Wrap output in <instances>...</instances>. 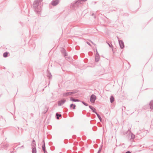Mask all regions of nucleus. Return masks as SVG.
Segmentation results:
<instances>
[{"instance_id":"nucleus-1","label":"nucleus","mask_w":153,"mask_h":153,"mask_svg":"<svg viewBox=\"0 0 153 153\" xmlns=\"http://www.w3.org/2000/svg\"><path fill=\"white\" fill-rule=\"evenodd\" d=\"M87 0H76L71 4L70 7L72 10H75L79 7L80 4H82V2H85Z\"/></svg>"},{"instance_id":"nucleus-2","label":"nucleus","mask_w":153,"mask_h":153,"mask_svg":"<svg viewBox=\"0 0 153 153\" xmlns=\"http://www.w3.org/2000/svg\"><path fill=\"white\" fill-rule=\"evenodd\" d=\"M42 1V0H35L33 3V7L34 11L38 14L41 11L40 4Z\"/></svg>"},{"instance_id":"nucleus-3","label":"nucleus","mask_w":153,"mask_h":153,"mask_svg":"<svg viewBox=\"0 0 153 153\" xmlns=\"http://www.w3.org/2000/svg\"><path fill=\"white\" fill-rule=\"evenodd\" d=\"M77 92L76 90H73L72 91H70L64 93L63 94V96L64 97H66L68 96L72 95L76 93Z\"/></svg>"},{"instance_id":"nucleus-4","label":"nucleus","mask_w":153,"mask_h":153,"mask_svg":"<svg viewBox=\"0 0 153 153\" xmlns=\"http://www.w3.org/2000/svg\"><path fill=\"white\" fill-rule=\"evenodd\" d=\"M32 153H36V145L35 140L33 139L31 144Z\"/></svg>"},{"instance_id":"nucleus-5","label":"nucleus","mask_w":153,"mask_h":153,"mask_svg":"<svg viewBox=\"0 0 153 153\" xmlns=\"http://www.w3.org/2000/svg\"><path fill=\"white\" fill-rule=\"evenodd\" d=\"M61 52L66 60H67V59H68L69 60L71 59V57H66V56H68V54L65 48H62V49L61 50Z\"/></svg>"},{"instance_id":"nucleus-6","label":"nucleus","mask_w":153,"mask_h":153,"mask_svg":"<svg viewBox=\"0 0 153 153\" xmlns=\"http://www.w3.org/2000/svg\"><path fill=\"white\" fill-rule=\"evenodd\" d=\"M96 99V97L94 94L91 95L90 97V100L91 103H94Z\"/></svg>"},{"instance_id":"nucleus-7","label":"nucleus","mask_w":153,"mask_h":153,"mask_svg":"<svg viewBox=\"0 0 153 153\" xmlns=\"http://www.w3.org/2000/svg\"><path fill=\"white\" fill-rule=\"evenodd\" d=\"M66 102V100L65 99H63L58 101V105L61 106L64 104Z\"/></svg>"},{"instance_id":"nucleus-8","label":"nucleus","mask_w":153,"mask_h":153,"mask_svg":"<svg viewBox=\"0 0 153 153\" xmlns=\"http://www.w3.org/2000/svg\"><path fill=\"white\" fill-rule=\"evenodd\" d=\"M119 43L120 48L123 49L124 48L125 45L124 43L122 40H119Z\"/></svg>"},{"instance_id":"nucleus-9","label":"nucleus","mask_w":153,"mask_h":153,"mask_svg":"<svg viewBox=\"0 0 153 153\" xmlns=\"http://www.w3.org/2000/svg\"><path fill=\"white\" fill-rule=\"evenodd\" d=\"M59 2V0H53L51 1V4L53 6H56Z\"/></svg>"},{"instance_id":"nucleus-10","label":"nucleus","mask_w":153,"mask_h":153,"mask_svg":"<svg viewBox=\"0 0 153 153\" xmlns=\"http://www.w3.org/2000/svg\"><path fill=\"white\" fill-rule=\"evenodd\" d=\"M89 107L91 110L95 114L97 113L96 110L93 106L91 105H89Z\"/></svg>"},{"instance_id":"nucleus-11","label":"nucleus","mask_w":153,"mask_h":153,"mask_svg":"<svg viewBox=\"0 0 153 153\" xmlns=\"http://www.w3.org/2000/svg\"><path fill=\"white\" fill-rule=\"evenodd\" d=\"M70 100L73 102H81V101L77 99H75L73 97H71L70 98Z\"/></svg>"},{"instance_id":"nucleus-12","label":"nucleus","mask_w":153,"mask_h":153,"mask_svg":"<svg viewBox=\"0 0 153 153\" xmlns=\"http://www.w3.org/2000/svg\"><path fill=\"white\" fill-rule=\"evenodd\" d=\"M149 105L150 106V109L152 110L153 109V100H152L150 102Z\"/></svg>"},{"instance_id":"nucleus-13","label":"nucleus","mask_w":153,"mask_h":153,"mask_svg":"<svg viewBox=\"0 0 153 153\" xmlns=\"http://www.w3.org/2000/svg\"><path fill=\"white\" fill-rule=\"evenodd\" d=\"M55 116L57 119L59 120V117H62V115L58 113H56V114Z\"/></svg>"},{"instance_id":"nucleus-14","label":"nucleus","mask_w":153,"mask_h":153,"mask_svg":"<svg viewBox=\"0 0 153 153\" xmlns=\"http://www.w3.org/2000/svg\"><path fill=\"white\" fill-rule=\"evenodd\" d=\"M100 59V56H95V61L96 62H98Z\"/></svg>"},{"instance_id":"nucleus-15","label":"nucleus","mask_w":153,"mask_h":153,"mask_svg":"<svg viewBox=\"0 0 153 153\" xmlns=\"http://www.w3.org/2000/svg\"><path fill=\"white\" fill-rule=\"evenodd\" d=\"M110 102L111 103H112L114 100V96L113 95L111 96L110 97Z\"/></svg>"},{"instance_id":"nucleus-16","label":"nucleus","mask_w":153,"mask_h":153,"mask_svg":"<svg viewBox=\"0 0 153 153\" xmlns=\"http://www.w3.org/2000/svg\"><path fill=\"white\" fill-rule=\"evenodd\" d=\"M9 54V53L8 52H5L3 54V56L5 58L7 57L8 56V54Z\"/></svg>"},{"instance_id":"nucleus-17","label":"nucleus","mask_w":153,"mask_h":153,"mask_svg":"<svg viewBox=\"0 0 153 153\" xmlns=\"http://www.w3.org/2000/svg\"><path fill=\"white\" fill-rule=\"evenodd\" d=\"M43 142L44 143L43 144L42 146V149L43 150V152H44V151H46L45 149V143L44 140H43Z\"/></svg>"},{"instance_id":"nucleus-18","label":"nucleus","mask_w":153,"mask_h":153,"mask_svg":"<svg viewBox=\"0 0 153 153\" xmlns=\"http://www.w3.org/2000/svg\"><path fill=\"white\" fill-rule=\"evenodd\" d=\"M72 106H73V109H75V107H76V105L75 104H71L70 105V108H72Z\"/></svg>"},{"instance_id":"nucleus-19","label":"nucleus","mask_w":153,"mask_h":153,"mask_svg":"<svg viewBox=\"0 0 153 153\" xmlns=\"http://www.w3.org/2000/svg\"><path fill=\"white\" fill-rule=\"evenodd\" d=\"M47 76L48 77L49 79H50L51 78L52 75L50 72H49L48 73Z\"/></svg>"},{"instance_id":"nucleus-20","label":"nucleus","mask_w":153,"mask_h":153,"mask_svg":"<svg viewBox=\"0 0 153 153\" xmlns=\"http://www.w3.org/2000/svg\"><path fill=\"white\" fill-rule=\"evenodd\" d=\"M95 114H96V115H97L98 118L100 120V121L101 122L102 119V118H101V116L97 112V113H96Z\"/></svg>"},{"instance_id":"nucleus-21","label":"nucleus","mask_w":153,"mask_h":153,"mask_svg":"<svg viewBox=\"0 0 153 153\" xmlns=\"http://www.w3.org/2000/svg\"><path fill=\"white\" fill-rule=\"evenodd\" d=\"M74 113L72 112H70L69 113V116L70 117H72L74 116Z\"/></svg>"},{"instance_id":"nucleus-22","label":"nucleus","mask_w":153,"mask_h":153,"mask_svg":"<svg viewBox=\"0 0 153 153\" xmlns=\"http://www.w3.org/2000/svg\"><path fill=\"white\" fill-rule=\"evenodd\" d=\"M135 138V135L134 134H133L132 133H131V138L130 139V140L131 139H132L133 140H134V139Z\"/></svg>"},{"instance_id":"nucleus-23","label":"nucleus","mask_w":153,"mask_h":153,"mask_svg":"<svg viewBox=\"0 0 153 153\" xmlns=\"http://www.w3.org/2000/svg\"><path fill=\"white\" fill-rule=\"evenodd\" d=\"M106 43L109 46V47L110 48H112V49H113V46L112 45V44L111 43H108V42H106Z\"/></svg>"},{"instance_id":"nucleus-24","label":"nucleus","mask_w":153,"mask_h":153,"mask_svg":"<svg viewBox=\"0 0 153 153\" xmlns=\"http://www.w3.org/2000/svg\"><path fill=\"white\" fill-rule=\"evenodd\" d=\"M81 102H82V103L84 105H85V106H87L88 105V104L87 103H85V102H84V101H82Z\"/></svg>"},{"instance_id":"nucleus-25","label":"nucleus","mask_w":153,"mask_h":153,"mask_svg":"<svg viewBox=\"0 0 153 153\" xmlns=\"http://www.w3.org/2000/svg\"><path fill=\"white\" fill-rule=\"evenodd\" d=\"M102 145H101L99 149L98 152H100L102 150Z\"/></svg>"},{"instance_id":"nucleus-26","label":"nucleus","mask_w":153,"mask_h":153,"mask_svg":"<svg viewBox=\"0 0 153 153\" xmlns=\"http://www.w3.org/2000/svg\"><path fill=\"white\" fill-rule=\"evenodd\" d=\"M83 144L84 143L82 141H81L79 143V145L81 146H82L83 145Z\"/></svg>"},{"instance_id":"nucleus-27","label":"nucleus","mask_w":153,"mask_h":153,"mask_svg":"<svg viewBox=\"0 0 153 153\" xmlns=\"http://www.w3.org/2000/svg\"><path fill=\"white\" fill-rule=\"evenodd\" d=\"M82 139L83 140H85L86 139V137L85 135H83L82 136Z\"/></svg>"},{"instance_id":"nucleus-28","label":"nucleus","mask_w":153,"mask_h":153,"mask_svg":"<svg viewBox=\"0 0 153 153\" xmlns=\"http://www.w3.org/2000/svg\"><path fill=\"white\" fill-rule=\"evenodd\" d=\"M97 129V127L96 126H94L93 127V130L94 131H96Z\"/></svg>"},{"instance_id":"nucleus-29","label":"nucleus","mask_w":153,"mask_h":153,"mask_svg":"<svg viewBox=\"0 0 153 153\" xmlns=\"http://www.w3.org/2000/svg\"><path fill=\"white\" fill-rule=\"evenodd\" d=\"M52 137V136L50 134H48L47 136V138L48 139H51Z\"/></svg>"},{"instance_id":"nucleus-30","label":"nucleus","mask_w":153,"mask_h":153,"mask_svg":"<svg viewBox=\"0 0 153 153\" xmlns=\"http://www.w3.org/2000/svg\"><path fill=\"white\" fill-rule=\"evenodd\" d=\"M50 149L51 150H54L55 149V147L54 146H52L51 147Z\"/></svg>"},{"instance_id":"nucleus-31","label":"nucleus","mask_w":153,"mask_h":153,"mask_svg":"<svg viewBox=\"0 0 153 153\" xmlns=\"http://www.w3.org/2000/svg\"><path fill=\"white\" fill-rule=\"evenodd\" d=\"M1 147L2 149H4L6 148L5 146L4 145H1Z\"/></svg>"},{"instance_id":"nucleus-32","label":"nucleus","mask_w":153,"mask_h":153,"mask_svg":"<svg viewBox=\"0 0 153 153\" xmlns=\"http://www.w3.org/2000/svg\"><path fill=\"white\" fill-rule=\"evenodd\" d=\"M75 48L76 50H79L80 49V47L79 46H76L75 47Z\"/></svg>"},{"instance_id":"nucleus-33","label":"nucleus","mask_w":153,"mask_h":153,"mask_svg":"<svg viewBox=\"0 0 153 153\" xmlns=\"http://www.w3.org/2000/svg\"><path fill=\"white\" fill-rule=\"evenodd\" d=\"M88 59H85L84 60V61L85 63H87L88 62Z\"/></svg>"},{"instance_id":"nucleus-34","label":"nucleus","mask_w":153,"mask_h":153,"mask_svg":"<svg viewBox=\"0 0 153 153\" xmlns=\"http://www.w3.org/2000/svg\"><path fill=\"white\" fill-rule=\"evenodd\" d=\"M78 58V56L77 55H75L74 56V59H76Z\"/></svg>"},{"instance_id":"nucleus-35","label":"nucleus","mask_w":153,"mask_h":153,"mask_svg":"<svg viewBox=\"0 0 153 153\" xmlns=\"http://www.w3.org/2000/svg\"><path fill=\"white\" fill-rule=\"evenodd\" d=\"M25 147L23 145H22L21 146L19 147H18L17 149H19V148H22V149H24V148Z\"/></svg>"},{"instance_id":"nucleus-36","label":"nucleus","mask_w":153,"mask_h":153,"mask_svg":"<svg viewBox=\"0 0 153 153\" xmlns=\"http://www.w3.org/2000/svg\"><path fill=\"white\" fill-rule=\"evenodd\" d=\"M64 143H68V140L67 139H65L64 140Z\"/></svg>"},{"instance_id":"nucleus-37","label":"nucleus","mask_w":153,"mask_h":153,"mask_svg":"<svg viewBox=\"0 0 153 153\" xmlns=\"http://www.w3.org/2000/svg\"><path fill=\"white\" fill-rule=\"evenodd\" d=\"M96 54L95 56H99V54L97 51V49H96Z\"/></svg>"},{"instance_id":"nucleus-38","label":"nucleus","mask_w":153,"mask_h":153,"mask_svg":"<svg viewBox=\"0 0 153 153\" xmlns=\"http://www.w3.org/2000/svg\"><path fill=\"white\" fill-rule=\"evenodd\" d=\"M96 116L94 114H92V117H91V118L92 119H93Z\"/></svg>"},{"instance_id":"nucleus-39","label":"nucleus","mask_w":153,"mask_h":153,"mask_svg":"<svg viewBox=\"0 0 153 153\" xmlns=\"http://www.w3.org/2000/svg\"><path fill=\"white\" fill-rule=\"evenodd\" d=\"M76 136L75 135H73L72 137V138H74V139H75L76 138Z\"/></svg>"},{"instance_id":"nucleus-40","label":"nucleus","mask_w":153,"mask_h":153,"mask_svg":"<svg viewBox=\"0 0 153 153\" xmlns=\"http://www.w3.org/2000/svg\"><path fill=\"white\" fill-rule=\"evenodd\" d=\"M90 113L89 112L87 113V116L88 117H89L90 116Z\"/></svg>"},{"instance_id":"nucleus-41","label":"nucleus","mask_w":153,"mask_h":153,"mask_svg":"<svg viewBox=\"0 0 153 153\" xmlns=\"http://www.w3.org/2000/svg\"><path fill=\"white\" fill-rule=\"evenodd\" d=\"M48 144L49 146H51L52 145L53 143L52 142H50Z\"/></svg>"},{"instance_id":"nucleus-42","label":"nucleus","mask_w":153,"mask_h":153,"mask_svg":"<svg viewBox=\"0 0 153 153\" xmlns=\"http://www.w3.org/2000/svg\"><path fill=\"white\" fill-rule=\"evenodd\" d=\"M78 144V143L77 142H74V145H77Z\"/></svg>"},{"instance_id":"nucleus-43","label":"nucleus","mask_w":153,"mask_h":153,"mask_svg":"<svg viewBox=\"0 0 153 153\" xmlns=\"http://www.w3.org/2000/svg\"><path fill=\"white\" fill-rule=\"evenodd\" d=\"M51 126H48V128L49 129H51Z\"/></svg>"},{"instance_id":"nucleus-44","label":"nucleus","mask_w":153,"mask_h":153,"mask_svg":"<svg viewBox=\"0 0 153 153\" xmlns=\"http://www.w3.org/2000/svg\"><path fill=\"white\" fill-rule=\"evenodd\" d=\"M64 110L65 111L67 112L68 111V109L67 108H64Z\"/></svg>"},{"instance_id":"nucleus-45","label":"nucleus","mask_w":153,"mask_h":153,"mask_svg":"<svg viewBox=\"0 0 153 153\" xmlns=\"http://www.w3.org/2000/svg\"><path fill=\"white\" fill-rule=\"evenodd\" d=\"M71 150H68V151H67V153H71Z\"/></svg>"},{"instance_id":"nucleus-46","label":"nucleus","mask_w":153,"mask_h":153,"mask_svg":"<svg viewBox=\"0 0 153 153\" xmlns=\"http://www.w3.org/2000/svg\"><path fill=\"white\" fill-rule=\"evenodd\" d=\"M5 147H6V148H7L8 147L9 145L8 144H6L5 145Z\"/></svg>"},{"instance_id":"nucleus-47","label":"nucleus","mask_w":153,"mask_h":153,"mask_svg":"<svg viewBox=\"0 0 153 153\" xmlns=\"http://www.w3.org/2000/svg\"><path fill=\"white\" fill-rule=\"evenodd\" d=\"M86 112V111L85 110H84V111H83L82 112V113L83 114H85V112Z\"/></svg>"},{"instance_id":"nucleus-48","label":"nucleus","mask_w":153,"mask_h":153,"mask_svg":"<svg viewBox=\"0 0 153 153\" xmlns=\"http://www.w3.org/2000/svg\"><path fill=\"white\" fill-rule=\"evenodd\" d=\"M92 53V52H88V54L89 55H91V53Z\"/></svg>"},{"instance_id":"nucleus-49","label":"nucleus","mask_w":153,"mask_h":153,"mask_svg":"<svg viewBox=\"0 0 153 153\" xmlns=\"http://www.w3.org/2000/svg\"><path fill=\"white\" fill-rule=\"evenodd\" d=\"M86 43H87L88 45H89L90 46H91V44H90V43L89 42H86Z\"/></svg>"},{"instance_id":"nucleus-50","label":"nucleus","mask_w":153,"mask_h":153,"mask_svg":"<svg viewBox=\"0 0 153 153\" xmlns=\"http://www.w3.org/2000/svg\"><path fill=\"white\" fill-rule=\"evenodd\" d=\"M77 140H78V141H79L80 140H81V138L79 137H78L77 138Z\"/></svg>"},{"instance_id":"nucleus-51","label":"nucleus","mask_w":153,"mask_h":153,"mask_svg":"<svg viewBox=\"0 0 153 153\" xmlns=\"http://www.w3.org/2000/svg\"><path fill=\"white\" fill-rule=\"evenodd\" d=\"M125 153H131V152L129 151H128L126 152Z\"/></svg>"},{"instance_id":"nucleus-52","label":"nucleus","mask_w":153,"mask_h":153,"mask_svg":"<svg viewBox=\"0 0 153 153\" xmlns=\"http://www.w3.org/2000/svg\"><path fill=\"white\" fill-rule=\"evenodd\" d=\"M94 121V120H92L90 121V122L91 124H92L93 122Z\"/></svg>"},{"instance_id":"nucleus-53","label":"nucleus","mask_w":153,"mask_h":153,"mask_svg":"<svg viewBox=\"0 0 153 153\" xmlns=\"http://www.w3.org/2000/svg\"><path fill=\"white\" fill-rule=\"evenodd\" d=\"M44 153H48L46 151H44Z\"/></svg>"},{"instance_id":"nucleus-54","label":"nucleus","mask_w":153,"mask_h":153,"mask_svg":"<svg viewBox=\"0 0 153 153\" xmlns=\"http://www.w3.org/2000/svg\"><path fill=\"white\" fill-rule=\"evenodd\" d=\"M131 129V128H128V131H130Z\"/></svg>"},{"instance_id":"nucleus-55","label":"nucleus","mask_w":153,"mask_h":153,"mask_svg":"<svg viewBox=\"0 0 153 153\" xmlns=\"http://www.w3.org/2000/svg\"><path fill=\"white\" fill-rule=\"evenodd\" d=\"M92 16H93L94 15V13H93L92 14Z\"/></svg>"},{"instance_id":"nucleus-56","label":"nucleus","mask_w":153,"mask_h":153,"mask_svg":"<svg viewBox=\"0 0 153 153\" xmlns=\"http://www.w3.org/2000/svg\"><path fill=\"white\" fill-rule=\"evenodd\" d=\"M20 24H21V25H22V26H23V23H20Z\"/></svg>"},{"instance_id":"nucleus-57","label":"nucleus","mask_w":153,"mask_h":153,"mask_svg":"<svg viewBox=\"0 0 153 153\" xmlns=\"http://www.w3.org/2000/svg\"><path fill=\"white\" fill-rule=\"evenodd\" d=\"M91 42H92V43L94 44V45H95V44H94V43L93 42H92L91 41Z\"/></svg>"},{"instance_id":"nucleus-58","label":"nucleus","mask_w":153,"mask_h":153,"mask_svg":"<svg viewBox=\"0 0 153 153\" xmlns=\"http://www.w3.org/2000/svg\"><path fill=\"white\" fill-rule=\"evenodd\" d=\"M31 115L32 116H33V114L32 113H31Z\"/></svg>"},{"instance_id":"nucleus-59","label":"nucleus","mask_w":153,"mask_h":153,"mask_svg":"<svg viewBox=\"0 0 153 153\" xmlns=\"http://www.w3.org/2000/svg\"><path fill=\"white\" fill-rule=\"evenodd\" d=\"M88 141H89L90 142L91 141V140H88Z\"/></svg>"},{"instance_id":"nucleus-60","label":"nucleus","mask_w":153,"mask_h":153,"mask_svg":"<svg viewBox=\"0 0 153 153\" xmlns=\"http://www.w3.org/2000/svg\"><path fill=\"white\" fill-rule=\"evenodd\" d=\"M97 153H100V152H98Z\"/></svg>"},{"instance_id":"nucleus-61","label":"nucleus","mask_w":153,"mask_h":153,"mask_svg":"<svg viewBox=\"0 0 153 153\" xmlns=\"http://www.w3.org/2000/svg\"><path fill=\"white\" fill-rule=\"evenodd\" d=\"M13 151H12V152H11V153H13Z\"/></svg>"},{"instance_id":"nucleus-62","label":"nucleus","mask_w":153,"mask_h":153,"mask_svg":"<svg viewBox=\"0 0 153 153\" xmlns=\"http://www.w3.org/2000/svg\"><path fill=\"white\" fill-rule=\"evenodd\" d=\"M20 143H19V145H20Z\"/></svg>"},{"instance_id":"nucleus-63","label":"nucleus","mask_w":153,"mask_h":153,"mask_svg":"<svg viewBox=\"0 0 153 153\" xmlns=\"http://www.w3.org/2000/svg\"><path fill=\"white\" fill-rule=\"evenodd\" d=\"M62 153V152H60V153Z\"/></svg>"}]
</instances>
